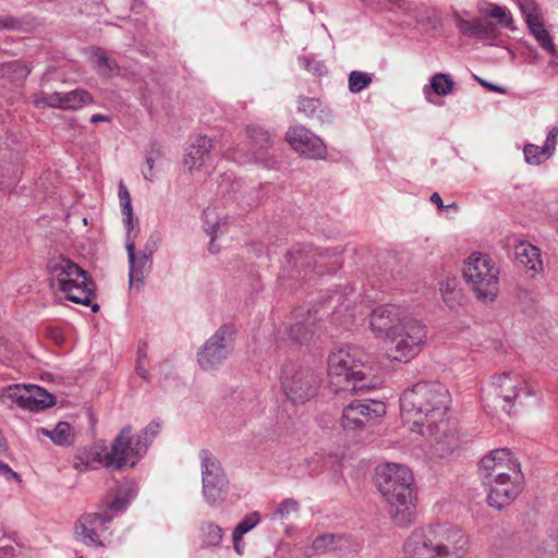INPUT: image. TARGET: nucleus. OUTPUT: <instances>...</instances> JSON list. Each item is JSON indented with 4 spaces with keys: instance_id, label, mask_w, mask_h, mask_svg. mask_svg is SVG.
<instances>
[{
    "instance_id": "obj_1",
    "label": "nucleus",
    "mask_w": 558,
    "mask_h": 558,
    "mask_svg": "<svg viewBox=\"0 0 558 558\" xmlns=\"http://www.w3.org/2000/svg\"><path fill=\"white\" fill-rule=\"evenodd\" d=\"M449 390L438 381H418L400 398V411L407 423L425 436L436 451L445 456L453 451L456 437L446 418L450 404Z\"/></svg>"
},
{
    "instance_id": "obj_2",
    "label": "nucleus",
    "mask_w": 558,
    "mask_h": 558,
    "mask_svg": "<svg viewBox=\"0 0 558 558\" xmlns=\"http://www.w3.org/2000/svg\"><path fill=\"white\" fill-rule=\"evenodd\" d=\"M374 336L388 345L391 360L409 362L417 356L427 340V328L407 308L396 304L377 306L369 315Z\"/></svg>"
},
{
    "instance_id": "obj_3",
    "label": "nucleus",
    "mask_w": 558,
    "mask_h": 558,
    "mask_svg": "<svg viewBox=\"0 0 558 558\" xmlns=\"http://www.w3.org/2000/svg\"><path fill=\"white\" fill-rule=\"evenodd\" d=\"M409 468L398 463L379 465L376 471L378 490L390 506L392 521L399 527H408L416 517V493Z\"/></svg>"
},
{
    "instance_id": "obj_4",
    "label": "nucleus",
    "mask_w": 558,
    "mask_h": 558,
    "mask_svg": "<svg viewBox=\"0 0 558 558\" xmlns=\"http://www.w3.org/2000/svg\"><path fill=\"white\" fill-rule=\"evenodd\" d=\"M361 352L355 348H340L328 357V376L336 392L369 391L379 385V379L366 373Z\"/></svg>"
},
{
    "instance_id": "obj_5",
    "label": "nucleus",
    "mask_w": 558,
    "mask_h": 558,
    "mask_svg": "<svg viewBox=\"0 0 558 558\" xmlns=\"http://www.w3.org/2000/svg\"><path fill=\"white\" fill-rule=\"evenodd\" d=\"M147 450V442L133 434L131 425H125L112 441L109 451L104 456L98 451L86 454L80 453L75 457V468H78L80 464L89 468L94 462L101 463L112 470L133 468L146 454Z\"/></svg>"
},
{
    "instance_id": "obj_6",
    "label": "nucleus",
    "mask_w": 558,
    "mask_h": 558,
    "mask_svg": "<svg viewBox=\"0 0 558 558\" xmlns=\"http://www.w3.org/2000/svg\"><path fill=\"white\" fill-rule=\"evenodd\" d=\"M47 269L51 288L64 293L73 303L90 305L95 283L77 264L64 256H58L49 259Z\"/></svg>"
},
{
    "instance_id": "obj_7",
    "label": "nucleus",
    "mask_w": 558,
    "mask_h": 558,
    "mask_svg": "<svg viewBox=\"0 0 558 558\" xmlns=\"http://www.w3.org/2000/svg\"><path fill=\"white\" fill-rule=\"evenodd\" d=\"M137 494L133 483L121 484L102 513H86L75 524L76 538L87 546H102L99 533L108 529L116 513L124 511Z\"/></svg>"
},
{
    "instance_id": "obj_8",
    "label": "nucleus",
    "mask_w": 558,
    "mask_h": 558,
    "mask_svg": "<svg viewBox=\"0 0 558 558\" xmlns=\"http://www.w3.org/2000/svg\"><path fill=\"white\" fill-rule=\"evenodd\" d=\"M463 276L478 300H495L498 293L499 269L489 255L472 253L465 262Z\"/></svg>"
},
{
    "instance_id": "obj_9",
    "label": "nucleus",
    "mask_w": 558,
    "mask_h": 558,
    "mask_svg": "<svg viewBox=\"0 0 558 558\" xmlns=\"http://www.w3.org/2000/svg\"><path fill=\"white\" fill-rule=\"evenodd\" d=\"M234 326L222 325L203 344L197 352V362L202 369H216L230 356L234 347Z\"/></svg>"
},
{
    "instance_id": "obj_10",
    "label": "nucleus",
    "mask_w": 558,
    "mask_h": 558,
    "mask_svg": "<svg viewBox=\"0 0 558 558\" xmlns=\"http://www.w3.org/2000/svg\"><path fill=\"white\" fill-rule=\"evenodd\" d=\"M317 376L308 368L286 365L281 374L282 389L293 403H304L312 399L318 388Z\"/></svg>"
},
{
    "instance_id": "obj_11",
    "label": "nucleus",
    "mask_w": 558,
    "mask_h": 558,
    "mask_svg": "<svg viewBox=\"0 0 558 558\" xmlns=\"http://www.w3.org/2000/svg\"><path fill=\"white\" fill-rule=\"evenodd\" d=\"M202 466L203 496L210 506H216L225 499L228 478L219 460L208 450L199 452Z\"/></svg>"
},
{
    "instance_id": "obj_12",
    "label": "nucleus",
    "mask_w": 558,
    "mask_h": 558,
    "mask_svg": "<svg viewBox=\"0 0 558 558\" xmlns=\"http://www.w3.org/2000/svg\"><path fill=\"white\" fill-rule=\"evenodd\" d=\"M478 470L484 484L510 477H523L520 463L507 448L492 450L478 462Z\"/></svg>"
},
{
    "instance_id": "obj_13",
    "label": "nucleus",
    "mask_w": 558,
    "mask_h": 558,
    "mask_svg": "<svg viewBox=\"0 0 558 558\" xmlns=\"http://www.w3.org/2000/svg\"><path fill=\"white\" fill-rule=\"evenodd\" d=\"M438 558H463L469 551V536L450 523L433 524Z\"/></svg>"
},
{
    "instance_id": "obj_14",
    "label": "nucleus",
    "mask_w": 558,
    "mask_h": 558,
    "mask_svg": "<svg viewBox=\"0 0 558 558\" xmlns=\"http://www.w3.org/2000/svg\"><path fill=\"white\" fill-rule=\"evenodd\" d=\"M493 388L496 397L501 399L506 404L502 405L504 410L508 413L517 400L522 403V399L533 396L534 388L526 381V379L517 372H504L493 378Z\"/></svg>"
},
{
    "instance_id": "obj_15",
    "label": "nucleus",
    "mask_w": 558,
    "mask_h": 558,
    "mask_svg": "<svg viewBox=\"0 0 558 558\" xmlns=\"http://www.w3.org/2000/svg\"><path fill=\"white\" fill-rule=\"evenodd\" d=\"M386 412V405L381 401L355 400L348 404L342 412V427L348 432L361 430L372 421L383 416Z\"/></svg>"
},
{
    "instance_id": "obj_16",
    "label": "nucleus",
    "mask_w": 558,
    "mask_h": 558,
    "mask_svg": "<svg viewBox=\"0 0 558 558\" xmlns=\"http://www.w3.org/2000/svg\"><path fill=\"white\" fill-rule=\"evenodd\" d=\"M286 140L295 151L307 158L323 159L327 155L323 141L303 125L290 128L286 133Z\"/></svg>"
},
{
    "instance_id": "obj_17",
    "label": "nucleus",
    "mask_w": 558,
    "mask_h": 558,
    "mask_svg": "<svg viewBox=\"0 0 558 558\" xmlns=\"http://www.w3.org/2000/svg\"><path fill=\"white\" fill-rule=\"evenodd\" d=\"M37 107L47 106L62 110H77L93 102V96L85 89H74L68 93H41L34 100Z\"/></svg>"
},
{
    "instance_id": "obj_18",
    "label": "nucleus",
    "mask_w": 558,
    "mask_h": 558,
    "mask_svg": "<svg viewBox=\"0 0 558 558\" xmlns=\"http://www.w3.org/2000/svg\"><path fill=\"white\" fill-rule=\"evenodd\" d=\"M433 524L414 530L403 544L405 558H438Z\"/></svg>"
},
{
    "instance_id": "obj_19",
    "label": "nucleus",
    "mask_w": 558,
    "mask_h": 558,
    "mask_svg": "<svg viewBox=\"0 0 558 558\" xmlns=\"http://www.w3.org/2000/svg\"><path fill=\"white\" fill-rule=\"evenodd\" d=\"M522 16L529 33L534 37L538 46L551 57H557L558 48L555 46L550 33L545 26V17L541 7L535 9L529 5L525 7Z\"/></svg>"
},
{
    "instance_id": "obj_20",
    "label": "nucleus",
    "mask_w": 558,
    "mask_h": 558,
    "mask_svg": "<svg viewBox=\"0 0 558 558\" xmlns=\"http://www.w3.org/2000/svg\"><path fill=\"white\" fill-rule=\"evenodd\" d=\"M522 477L497 480L485 484L488 487L487 502L490 507L502 509L510 505L521 492Z\"/></svg>"
},
{
    "instance_id": "obj_21",
    "label": "nucleus",
    "mask_w": 558,
    "mask_h": 558,
    "mask_svg": "<svg viewBox=\"0 0 558 558\" xmlns=\"http://www.w3.org/2000/svg\"><path fill=\"white\" fill-rule=\"evenodd\" d=\"M125 248L128 252L129 260V283L130 287L140 288L144 283L145 276L151 268V257L140 253H135V243L131 239V234H128Z\"/></svg>"
},
{
    "instance_id": "obj_22",
    "label": "nucleus",
    "mask_w": 558,
    "mask_h": 558,
    "mask_svg": "<svg viewBox=\"0 0 558 558\" xmlns=\"http://www.w3.org/2000/svg\"><path fill=\"white\" fill-rule=\"evenodd\" d=\"M316 311L304 312L298 310L293 314V323L290 324L288 329L289 338L296 343L303 344L308 342L316 331Z\"/></svg>"
},
{
    "instance_id": "obj_23",
    "label": "nucleus",
    "mask_w": 558,
    "mask_h": 558,
    "mask_svg": "<svg viewBox=\"0 0 558 558\" xmlns=\"http://www.w3.org/2000/svg\"><path fill=\"white\" fill-rule=\"evenodd\" d=\"M453 20L458 31L463 36L482 40L495 39L497 37V28L492 22L481 19L468 20L457 11L453 12Z\"/></svg>"
},
{
    "instance_id": "obj_24",
    "label": "nucleus",
    "mask_w": 558,
    "mask_h": 558,
    "mask_svg": "<svg viewBox=\"0 0 558 558\" xmlns=\"http://www.w3.org/2000/svg\"><path fill=\"white\" fill-rule=\"evenodd\" d=\"M214 144L211 138L207 136H198L189 148L184 157V166L190 172L206 166L211 158Z\"/></svg>"
},
{
    "instance_id": "obj_25",
    "label": "nucleus",
    "mask_w": 558,
    "mask_h": 558,
    "mask_svg": "<svg viewBox=\"0 0 558 558\" xmlns=\"http://www.w3.org/2000/svg\"><path fill=\"white\" fill-rule=\"evenodd\" d=\"M246 133L252 145L251 159L257 163L268 166L267 149L270 147L269 133L256 125L247 126Z\"/></svg>"
},
{
    "instance_id": "obj_26",
    "label": "nucleus",
    "mask_w": 558,
    "mask_h": 558,
    "mask_svg": "<svg viewBox=\"0 0 558 558\" xmlns=\"http://www.w3.org/2000/svg\"><path fill=\"white\" fill-rule=\"evenodd\" d=\"M514 256L518 263L523 265L527 270L533 272H539L543 270L541 252L535 245L526 241H521L514 246Z\"/></svg>"
},
{
    "instance_id": "obj_27",
    "label": "nucleus",
    "mask_w": 558,
    "mask_h": 558,
    "mask_svg": "<svg viewBox=\"0 0 558 558\" xmlns=\"http://www.w3.org/2000/svg\"><path fill=\"white\" fill-rule=\"evenodd\" d=\"M25 392V398H27V401L23 403L25 410L40 411L56 403L54 397L38 386H26Z\"/></svg>"
},
{
    "instance_id": "obj_28",
    "label": "nucleus",
    "mask_w": 558,
    "mask_h": 558,
    "mask_svg": "<svg viewBox=\"0 0 558 558\" xmlns=\"http://www.w3.org/2000/svg\"><path fill=\"white\" fill-rule=\"evenodd\" d=\"M204 228L208 235H210L209 252L216 254L219 247L215 244V239L226 231V218H219L216 209L207 208L204 210Z\"/></svg>"
},
{
    "instance_id": "obj_29",
    "label": "nucleus",
    "mask_w": 558,
    "mask_h": 558,
    "mask_svg": "<svg viewBox=\"0 0 558 558\" xmlns=\"http://www.w3.org/2000/svg\"><path fill=\"white\" fill-rule=\"evenodd\" d=\"M260 521V514L258 512H251L245 515L241 522L234 527L232 533L233 548L238 555H243L245 550V544L243 542V535L252 531Z\"/></svg>"
},
{
    "instance_id": "obj_30",
    "label": "nucleus",
    "mask_w": 558,
    "mask_h": 558,
    "mask_svg": "<svg viewBox=\"0 0 558 558\" xmlns=\"http://www.w3.org/2000/svg\"><path fill=\"white\" fill-rule=\"evenodd\" d=\"M38 434L49 437L57 446H71L75 434L73 427L68 422H59L53 429L40 427Z\"/></svg>"
},
{
    "instance_id": "obj_31",
    "label": "nucleus",
    "mask_w": 558,
    "mask_h": 558,
    "mask_svg": "<svg viewBox=\"0 0 558 558\" xmlns=\"http://www.w3.org/2000/svg\"><path fill=\"white\" fill-rule=\"evenodd\" d=\"M454 82L448 74L437 73L432 76L430 84L424 87V94L429 102H434L430 98V92L438 96H446L452 93Z\"/></svg>"
},
{
    "instance_id": "obj_32",
    "label": "nucleus",
    "mask_w": 558,
    "mask_h": 558,
    "mask_svg": "<svg viewBox=\"0 0 558 558\" xmlns=\"http://www.w3.org/2000/svg\"><path fill=\"white\" fill-rule=\"evenodd\" d=\"M289 257L293 259L295 266L310 267L318 263L315 257H323V254L317 248L311 245H303L299 248H293L288 253Z\"/></svg>"
},
{
    "instance_id": "obj_33",
    "label": "nucleus",
    "mask_w": 558,
    "mask_h": 558,
    "mask_svg": "<svg viewBox=\"0 0 558 558\" xmlns=\"http://www.w3.org/2000/svg\"><path fill=\"white\" fill-rule=\"evenodd\" d=\"M481 12L485 16L497 20L502 27H506L510 31L514 29L513 16L507 7L496 3H488L485 9H481Z\"/></svg>"
},
{
    "instance_id": "obj_34",
    "label": "nucleus",
    "mask_w": 558,
    "mask_h": 558,
    "mask_svg": "<svg viewBox=\"0 0 558 558\" xmlns=\"http://www.w3.org/2000/svg\"><path fill=\"white\" fill-rule=\"evenodd\" d=\"M119 199L121 205V211L123 215V223L128 230V234L134 230V217H133V208L131 204V195L128 187L121 181L119 184Z\"/></svg>"
},
{
    "instance_id": "obj_35",
    "label": "nucleus",
    "mask_w": 558,
    "mask_h": 558,
    "mask_svg": "<svg viewBox=\"0 0 558 558\" xmlns=\"http://www.w3.org/2000/svg\"><path fill=\"white\" fill-rule=\"evenodd\" d=\"M26 386L13 385L3 388L0 392V402L4 405L12 407L19 405L23 409V403L27 401L25 398Z\"/></svg>"
},
{
    "instance_id": "obj_36",
    "label": "nucleus",
    "mask_w": 558,
    "mask_h": 558,
    "mask_svg": "<svg viewBox=\"0 0 558 558\" xmlns=\"http://www.w3.org/2000/svg\"><path fill=\"white\" fill-rule=\"evenodd\" d=\"M92 61L95 64L98 74L102 76H111L117 72V62L99 48L93 51Z\"/></svg>"
},
{
    "instance_id": "obj_37",
    "label": "nucleus",
    "mask_w": 558,
    "mask_h": 558,
    "mask_svg": "<svg viewBox=\"0 0 558 558\" xmlns=\"http://www.w3.org/2000/svg\"><path fill=\"white\" fill-rule=\"evenodd\" d=\"M337 303L332 312V319L338 324H348L352 320L353 314L350 311L351 302L348 299H342L341 295H332L329 298V305Z\"/></svg>"
},
{
    "instance_id": "obj_38",
    "label": "nucleus",
    "mask_w": 558,
    "mask_h": 558,
    "mask_svg": "<svg viewBox=\"0 0 558 558\" xmlns=\"http://www.w3.org/2000/svg\"><path fill=\"white\" fill-rule=\"evenodd\" d=\"M32 69L25 61L15 60L4 63V76L10 82H22L24 81Z\"/></svg>"
},
{
    "instance_id": "obj_39",
    "label": "nucleus",
    "mask_w": 558,
    "mask_h": 558,
    "mask_svg": "<svg viewBox=\"0 0 558 558\" xmlns=\"http://www.w3.org/2000/svg\"><path fill=\"white\" fill-rule=\"evenodd\" d=\"M202 542L205 546H218L223 537L222 529L213 523H203L201 526Z\"/></svg>"
},
{
    "instance_id": "obj_40",
    "label": "nucleus",
    "mask_w": 558,
    "mask_h": 558,
    "mask_svg": "<svg viewBox=\"0 0 558 558\" xmlns=\"http://www.w3.org/2000/svg\"><path fill=\"white\" fill-rule=\"evenodd\" d=\"M525 161L530 165L538 166L548 160L551 155L544 146L526 144L523 148Z\"/></svg>"
},
{
    "instance_id": "obj_41",
    "label": "nucleus",
    "mask_w": 558,
    "mask_h": 558,
    "mask_svg": "<svg viewBox=\"0 0 558 558\" xmlns=\"http://www.w3.org/2000/svg\"><path fill=\"white\" fill-rule=\"evenodd\" d=\"M372 83V75L366 72L352 71L349 75V89L351 93H360Z\"/></svg>"
},
{
    "instance_id": "obj_42",
    "label": "nucleus",
    "mask_w": 558,
    "mask_h": 558,
    "mask_svg": "<svg viewBox=\"0 0 558 558\" xmlns=\"http://www.w3.org/2000/svg\"><path fill=\"white\" fill-rule=\"evenodd\" d=\"M299 504L292 498L284 499L272 513V520H287L298 513Z\"/></svg>"
},
{
    "instance_id": "obj_43",
    "label": "nucleus",
    "mask_w": 558,
    "mask_h": 558,
    "mask_svg": "<svg viewBox=\"0 0 558 558\" xmlns=\"http://www.w3.org/2000/svg\"><path fill=\"white\" fill-rule=\"evenodd\" d=\"M336 549V538L331 534H325L316 537L312 544V550L314 554H325L327 551Z\"/></svg>"
},
{
    "instance_id": "obj_44",
    "label": "nucleus",
    "mask_w": 558,
    "mask_h": 558,
    "mask_svg": "<svg viewBox=\"0 0 558 558\" xmlns=\"http://www.w3.org/2000/svg\"><path fill=\"white\" fill-rule=\"evenodd\" d=\"M515 300L523 311H529L534 307L536 295L527 288L518 287L515 290Z\"/></svg>"
},
{
    "instance_id": "obj_45",
    "label": "nucleus",
    "mask_w": 558,
    "mask_h": 558,
    "mask_svg": "<svg viewBox=\"0 0 558 558\" xmlns=\"http://www.w3.org/2000/svg\"><path fill=\"white\" fill-rule=\"evenodd\" d=\"M19 177V167L12 161H0V184L15 182Z\"/></svg>"
},
{
    "instance_id": "obj_46",
    "label": "nucleus",
    "mask_w": 558,
    "mask_h": 558,
    "mask_svg": "<svg viewBox=\"0 0 558 558\" xmlns=\"http://www.w3.org/2000/svg\"><path fill=\"white\" fill-rule=\"evenodd\" d=\"M327 459L322 453H315L312 458L306 460L308 468V475L316 476L322 473L327 466Z\"/></svg>"
},
{
    "instance_id": "obj_47",
    "label": "nucleus",
    "mask_w": 558,
    "mask_h": 558,
    "mask_svg": "<svg viewBox=\"0 0 558 558\" xmlns=\"http://www.w3.org/2000/svg\"><path fill=\"white\" fill-rule=\"evenodd\" d=\"M160 429H161L160 422L153 421L144 429H142V432L140 434H137L136 436L140 439L145 440L147 442V448H148L149 445L151 444L153 439L160 432Z\"/></svg>"
},
{
    "instance_id": "obj_48",
    "label": "nucleus",
    "mask_w": 558,
    "mask_h": 558,
    "mask_svg": "<svg viewBox=\"0 0 558 558\" xmlns=\"http://www.w3.org/2000/svg\"><path fill=\"white\" fill-rule=\"evenodd\" d=\"M319 106L320 102L316 98L301 97L298 101L299 111L310 117L316 112Z\"/></svg>"
},
{
    "instance_id": "obj_49",
    "label": "nucleus",
    "mask_w": 558,
    "mask_h": 558,
    "mask_svg": "<svg viewBox=\"0 0 558 558\" xmlns=\"http://www.w3.org/2000/svg\"><path fill=\"white\" fill-rule=\"evenodd\" d=\"M159 157L158 151H150L145 159V168L142 170L144 178L150 182L156 178L154 165Z\"/></svg>"
},
{
    "instance_id": "obj_50",
    "label": "nucleus",
    "mask_w": 558,
    "mask_h": 558,
    "mask_svg": "<svg viewBox=\"0 0 558 558\" xmlns=\"http://www.w3.org/2000/svg\"><path fill=\"white\" fill-rule=\"evenodd\" d=\"M161 242V236L158 233L151 234L146 241L145 247L143 250V254L151 257L156 250L159 247Z\"/></svg>"
},
{
    "instance_id": "obj_51",
    "label": "nucleus",
    "mask_w": 558,
    "mask_h": 558,
    "mask_svg": "<svg viewBox=\"0 0 558 558\" xmlns=\"http://www.w3.org/2000/svg\"><path fill=\"white\" fill-rule=\"evenodd\" d=\"M457 288V279L456 278H448L445 282L440 286V292L442 294L444 301L449 302L450 301V294L454 293Z\"/></svg>"
},
{
    "instance_id": "obj_52",
    "label": "nucleus",
    "mask_w": 558,
    "mask_h": 558,
    "mask_svg": "<svg viewBox=\"0 0 558 558\" xmlns=\"http://www.w3.org/2000/svg\"><path fill=\"white\" fill-rule=\"evenodd\" d=\"M22 21L13 16H0V29H20Z\"/></svg>"
},
{
    "instance_id": "obj_53",
    "label": "nucleus",
    "mask_w": 558,
    "mask_h": 558,
    "mask_svg": "<svg viewBox=\"0 0 558 558\" xmlns=\"http://www.w3.org/2000/svg\"><path fill=\"white\" fill-rule=\"evenodd\" d=\"M557 137H558V128L555 126L548 132L545 144L543 145L546 149L549 150L551 156L556 149Z\"/></svg>"
},
{
    "instance_id": "obj_54",
    "label": "nucleus",
    "mask_w": 558,
    "mask_h": 558,
    "mask_svg": "<svg viewBox=\"0 0 558 558\" xmlns=\"http://www.w3.org/2000/svg\"><path fill=\"white\" fill-rule=\"evenodd\" d=\"M60 77H61V74L59 73V71L56 68L50 66L46 70V72L41 76V86L47 87L49 85L50 81L59 80Z\"/></svg>"
},
{
    "instance_id": "obj_55",
    "label": "nucleus",
    "mask_w": 558,
    "mask_h": 558,
    "mask_svg": "<svg viewBox=\"0 0 558 558\" xmlns=\"http://www.w3.org/2000/svg\"><path fill=\"white\" fill-rule=\"evenodd\" d=\"M0 475H2L8 481H15V482L21 481L20 475L16 472H14L9 466V464H7L2 461H0Z\"/></svg>"
},
{
    "instance_id": "obj_56",
    "label": "nucleus",
    "mask_w": 558,
    "mask_h": 558,
    "mask_svg": "<svg viewBox=\"0 0 558 558\" xmlns=\"http://www.w3.org/2000/svg\"><path fill=\"white\" fill-rule=\"evenodd\" d=\"M135 369H136V373L140 377H142L143 379H147L148 378V371L146 368V361H136V366H135Z\"/></svg>"
},
{
    "instance_id": "obj_57",
    "label": "nucleus",
    "mask_w": 558,
    "mask_h": 558,
    "mask_svg": "<svg viewBox=\"0 0 558 558\" xmlns=\"http://www.w3.org/2000/svg\"><path fill=\"white\" fill-rule=\"evenodd\" d=\"M520 9L521 14L524 13L525 7H533L534 9L539 7L536 0H514Z\"/></svg>"
},
{
    "instance_id": "obj_58",
    "label": "nucleus",
    "mask_w": 558,
    "mask_h": 558,
    "mask_svg": "<svg viewBox=\"0 0 558 558\" xmlns=\"http://www.w3.org/2000/svg\"><path fill=\"white\" fill-rule=\"evenodd\" d=\"M147 360V344L142 343L137 348V359L136 361H146Z\"/></svg>"
},
{
    "instance_id": "obj_59",
    "label": "nucleus",
    "mask_w": 558,
    "mask_h": 558,
    "mask_svg": "<svg viewBox=\"0 0 558 558\" xmlns=\"http://www.w3.org/2000/svg\"><path fill=\"white\" fill-rule=\"evenodd\" d=\"M430 202L435 204L439 209L445 208V205L442 203V199L438 193H433L430 195Z\"/></svg>"
},
{
    "instance_id": "obj_60",
    "label": "nucleus",
    "mask_w": 558,
    "mask_h": 558,
    "mask_svg": "<svg viewBox=\"0 0 558 558\" xmlns=\"http://www.w3.org/2000/svg\"><path fill=\"white\" fill-rule=\"evenodd\" d=\"M102 121H109V118L107 116H102V114H93L90 117V122L92 123H97V122H102Z\"/></svg>"
},
{
    "instance_id": "obj_61",
    "label": "nucleus",
    "mask_w": 558,
    "mask_h": 558,
    "mask_svg": "<svg viewBox=\"0 0 558 558\" xmlns=\"http://www.w3.org/2000/svg\"><path fill=\"white\" fill-rule=\"evenodd\" d=\"M475 78L483 85V86H486L488 87L490 90H497V92H501L500 88L496 87L495 85L493 84H489L487 83L486 81H483L481 80L480 77L475 76Z\"/></svg>"
},
{
    "instance_id": "obj_62",
    "label": "nucleus",
    "mask_w": 558,
    "mask_h": 558,
    "mask_svg": "<svg viewBox=\"0 0 558 558\" xmlns=\"http://www.w3.org/2000/svg\"><path fill=\"white\" fill-rule=\"evenodd\" d=\"M299 62H300L301 65H303L304 68L310 70V62L306 60V58H304V57L299 58Z\"/></svg>"
},
{
    "instance_id": "obj_63",
    "label": "nucleus",
    "mask_w": 558,
    "mask_h": 558,
    "mask_svg": "<svg viewBox=\"0 0 558 558\" xmlns=\"http://www.w3.org/2000/svg\"><path fill=\"white\" fill-rule=\"evenodd\" d=\"M1 80H5V76H4V63L0 64V81Z\"/></svg>"
},
{
    "instance_id": "obj_64",
    "label": "nucleus",
    "mask_w": 558,
    "mask_h": 558,
    "mask_svg": "<svg viewBox=\"0 0 558 558\" xmlns=\"http://www.w3.org/2000/svg\"><path fill=\"white\" fill-rule=\"evenodd\" d=\"M92 311H93L94 313H97V312L99 311V305H98L97 303L92 304Z\"/></svg>"
}]
</instances>
